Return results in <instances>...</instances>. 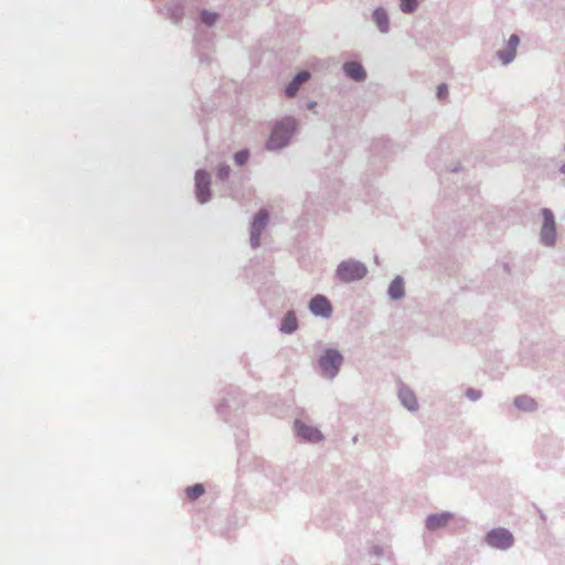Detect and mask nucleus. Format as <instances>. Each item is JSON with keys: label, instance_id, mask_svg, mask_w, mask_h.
I'll return each instance as SVG.
<instances>
[{"label": "nucleus", "instance_id": "nucleus-18", "mask_svg": "<svg viewBox=\"0 0 565 565\" xmlns=\"http://www.w3.org/2000/svg\"><path fill=\"white\" fill-rule=\"evenodd\" d=\"M373 19L377 25V28H380V31L381 32H386L387 29H388V18L385 13L384 10L382 9H377L374 14H373Z\"/></svg>", "mask_w": 565, "mask_h": 565}, {"label": "nucleus", "instance_id": "nucleus-13", "mask_svg": "<svg viewBox=\"0 0 565 565\" xmlns=\"http://www.w3.org/2000/svg\"><path fill=\"white\" fill-rule=\"evenodd\" d=\"M310 78V74L308 71H301L299 72L295 77H294V81L287 86L286 88V95L288 97H294L300 86L306 83V81H308Z\"/></svg>", "mask_w": 565, "mask_h": 565}, {"label": "nucleus", "instance_id": "nucleus-7", "mask_svg": "<svg viewBox=\"0 0 565 565\" xmlns=\"http://www.w3.org/2000/svg\"><path fill=\"white\" fill-rule=\"evenodd\" d=\"M294 429L298 437L310 444H317L324 438L318 427L300 419L295 420Z\"/></svg>", "mask_w": 565, "mask_h": 565}, {"label": "nucleus", "instance_id": "nucleus-27", "mask_svg": "<svg viewBox=\"0 0 565 565\" xmlns=\"http://www.w3.org/2000/svg\"><path fill=\"white\" fill-rule=\"evenodd\" d=\"M561 170H562V172L565 173V163L562 166Z\"/></svg>", "mask_w": 565, "mask_h": 565}, {"label": "nucleus", "instance_id": "nucleus-2", "mask_svg": "<svg viewBox=\"0 0 565 565\" xmlns=\"http://www.w3.org/2000/svg\"><path fill=\"white\" fill-rule=\"evenodd\" d=\"M296 129V121L291 118H286L275 125L274 130L267 141L268 149H277L285 146Z\"/></svg>", "mask_w": 565, "mask_h": 565}, {"label": "nucleus", "instance_id": "nucleus-22", "mask_svg": "<svg viewBox=\"0 0 565 565\" xmlns=\"http://www.w3.org/2000/svg\"><path fill=\"white\" fill-rule=\"evenodd\" d=\"M248 157L249 154L247 150H239L238 152H236V156H234V162L237 163L238 166H243L248 160Z\"/></svg>", "mask_w": 565, "mask_h": 565}, {"label": "nucleus", "instance_id": "nucleus-16", "mask_svg": "<svg viewBox=\"0 0 565 565\" xmlns=\"http://www.w3.org/2000/svg\"><path fill=\"white\" fill-rule=\"evenodd\" d=\"M297 328H298V320H297L295 312H292V311L287 312L281 321L280 330L286 333H291Z\"/></svg>", "mask_w": 565, "mask_h": 565}, {"label": "nucleus", "instance_id": "nucleus-12", "mask_svg": "<svg viewBox=\"0 0 565 565\" xmlns=\"http://www.w3.org/2000/svg\"><path fill=\"white\" fill-rule=\"evenodd\" d=\"M520 45V38L516 34H512L508 42V47L504 51H500L498 53L499 58L503 62V64H508L514 60L516 55L518 46Z\"/></svg>", "mask_w": 565, "mask_h": 565}, {"label": "nucleus", "instance_id": "nucleus-24", "mask_svg": "<svg viewBox=\"0 0 565 565\" xmlns=\"http://www.w3.org/2000/svg\"><path fill=\"white\" fill-rule=\"evenodd\" d=\"M448 86L446 84H441L437 88V96L440 99H445L448 96Z\"/></svg>", "mask_w": 565, "mask_h": 565}, {"label": "nucleus", "instance_id": "nucleus-10", "mask_svg": "<svg viewBox=\"0 0 565 565\" xmlns=\"http://www.w3.org/2000/svg\"><path fill=\"white\" fill-rule=\"evenodd\" d=\"M269 215L267 212L262 211L259 212L252 224V231H250V244L253 247H257L260 244V236L263 231L267 226Z\"/></svg>", "mask_w": 565, "mask_h": 565}, {"label": "nucleus", "instance_id": "nucleus-14", "mask_svg": "<svg viewBox=\"0 0 565 565\" xmlns=\"http://www.w3.org/2000/svg\"><path fill=\"white\" fill-rule=\"evenodd\" d=\"M514 405L521 412H536L537 402L529 395H519L514 398Z\"/></svg>", "mask_w": 565, "mask_h": 565}, {"label": "nucleus", "instance_id": "nucleus-9", "mask_svg": "<svg viewBox=\"0 0 565 565\" xmlns=\"http://www.w3.org/2000/svg\"><path fill=\"white\" fill-rule=\"evenodd\" d=\"M309 310L315 316L329 318L332 315V306L323 295H316L309 301Z\"/></svg>", "mask_w": 565, "mask_h": 565}, {"label": "nucleus", "instance_id": "nucleus-26", "mask_svg": "<svg viewBox=\"0 0 565 565\" xmlns=\"http://www.w3.org/2000/svg\"><path fill=\"white\" fill-rule=\"evenodd\" d=\"M217 174L222 179L227 178L230 174V168L227 166L220 167Z\"/></svg>", "mask_w": 565, "mask_h": 565}, {"label": "nucleus", "instance_id": "nucleus-3", "mask_svg": "<svg viewBox=\"0 0 565 565\" xmlns=\"http://www.w3.org/2000/svg\"><path fill=\"white\" fill-rule=\"evenodd\" d=\"M366 274L364 264L352 259L342 260L337 271L338 277L344 282L362 279Z\"/></svg>", "mask_w": 565, "mask_h": 565}, {"label": "nucleus", "instance_id": "nucleus-21", "mask_svg": "<svg viewBox=\"0 0 565 565\" xmlns=\"http://www.w3.org/2000/svg\"><path fill=\"white\" fill-rule=\"evenodd\" d=\"M216 19H217V14H215V13H211V12H206V11L201 13V21L206 25H212L213 23H215Z\"/></svg>", "mask_w": 565, "mask_h": 565}, {"label": "nucleus", "instance_id": "nucleus-15", "mask_svg": "<svg viewBox=\"0 0 565 565\" xmlns=\"http://www.w3.org/2000/svg\"><path fill=\"white\" fill-rule=\"evenodd\" d=\"M344 73L353 81H363L366 76L363 66L356 62L344 63Z\"/></svg>", "mask_w": 565, "mask_h": 565}, {"label": "nucleus", "instance_id": "nucleus-8", "mask_svg": "<svg viewBox=\"0 0 565 565\" xmlns=\"http://www.w3.org/2000/svg\"><path fill=\"white\" fill-rule=\"evenodd\" d=\"M542 215L544 218L541 238L544 244L553 245L556 241V222L553 212L550 209H543Z\"/></svg>", "mask_w": 565, "mask_h": 565}, {"label": "nucleus", "instance_id": "nucleus-23", "mask_svg": "<svg viewBox=\"0 0 565 565\" xmlns=\"http://www.w3.org/2000/svg\"><path fill=\"white\" fill-rule=\"evenodd\" d=\"M466 396L470 399V401H478L482 397V392L481 391H478V390H475V388H468L466 391Z\"/></svg>", "mask_w": 565, "mask_h": 565}, {"label": "nucleus", "instance_id": "nucleus-25", "mask_svg": "<svg viewBox=\"0 0 565 565\" xmlns=\"http://www.w3.org/2000/svg\"><path fill=\"white\" fill-rule=\"evenodd\" d=\"M372 554L375 557H385V550L381 545H375L372 547Z\"/></svg>", "mask_w": 565, "mask_h": 565}, {"label": "nucleus", "instance_id": "nucleus-17", "mask_svg": "<svg viewBox=\"0 0 565 565\" xmlns=\"http://www.w3.org/2000/svg\"><path fill=\"white\" fill-rule=\"evenodd\" d=\"M388 294L392 299H401L404 295V281L398 277L395 278L388 287Z\"/></svg>", "mask_w": 565, "mask_h": 565}, {"label": "nucleus", "instance_id": "nucleus-19", "mask_svg": "<svg viewBox=\"0 0 565 565\" xmlns=\"http://www.w3.org/2000/svg\"><path fill=\"white\" fill-rule=\"evenodd\" d=\"M185 493L189 499L195 500L203 495L204 486L202 483H195L193 487H189Z\"/></svg>", "mask_w": 565, "mask_h": 565}, {"label": "nucleus", "instance_id": "nucleus-6", "mask_svg": "<svg viewBox=\"0 0 565 565\" xmlns=\"http://www.w3.org/2000/svg\"><path fill=\"white\" fill-rule=\"evenodd\" d=\"M454 516L451 511L429 513L424 520L425 530L431 533L446 530L454 522Z\"/></svg>", "mask_w": 565, "mask_h": 565}, {"label": "nucleus", "instance_id": "nucleus-4", "mask_svg": "<svg viewBox=\"0 0 565 565\" xmlns=\"http://www.w3.org/2000/svg\"><path fill=\"white\" fill-rule=\"evenodd\" d=\"M343 364V355H320L317 361V370L320 375L333 380L339 374Z\"/></svg>", "mask_w": 565, "mask_h": 565}, {"label": "nucleus", "instance_id": "nucleus-11", "mask_svg": "<svg viewBox=\"0 0 565 565\" xmlns=\"http://www.w3.org/2000/svg\"><path fill=\"white\" fill-rule=\"evenodd\" d=\"M196 195L201 203H205L210 199V177L203 171L199 170L195 175Z\"/></svg>", "mask_w": 565, "mask_h": 565}, {"label": "nucleus", "instance_id": "nucleus-5", "mask_svg": "<svg viewBox=\"0 0 565 565\" xmlns=\"http://www.w3.org/2000/svg\"><path fill=\"white\" fill-rule=\"evenodd\" d=\"M396 397L411 414H416L419 409L418 395L408 384L401 381L396 384Z\"/></svg>", "mask_w": 565, "mask_h": 565}, {"label": "nucleus", "instance_id": "nucleus-1", "mask_svg": "<svg viewBox=\"0 0 565 565\" xmlns=\"http://www.w3.org/2000/svg\"><path fill=\"white\" fill-rule=\"evenodd\" d=\"M483 543L492 551L507 552L515 546L516 540L509 529L497 526L486 532Z\"/></svg>", "mask_w": 565, "mask_h": 565}, {"label": "nucleus", "instance_id": "nucleus-20", "mask_svg": "<svg viewBox=\"0 0 565 565\" xmlns=\"http://www.w3.org/2000/svg\"><path fill=\"white\" fill-rule=\"evenodd\" d=\"M417 6H418L417 0H401V10L404 13L414 12Z\"/></svg>", "mask_w": 565, "mask_h": 565}]
</instances>
